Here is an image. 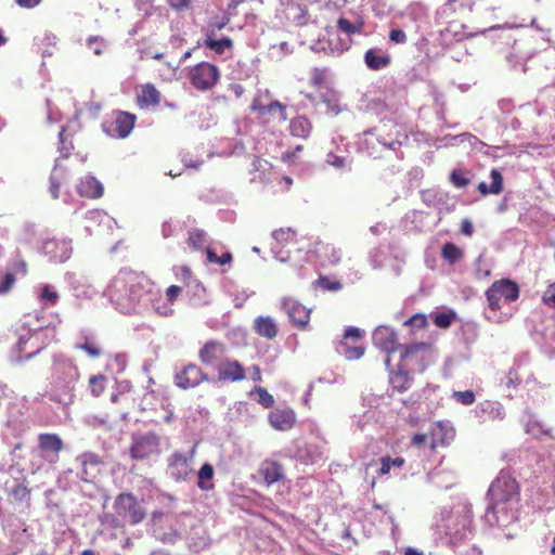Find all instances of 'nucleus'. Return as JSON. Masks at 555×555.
I'll list each match as a JSON object with an SVG mask.
<instances>
[{
  "instance_id": "9",
  "label": "nucleus",
  "mask_w": 555,
  "mask_h": 555,
  "mask_svg": "<svg viewBox=\"0 0 555 555\" xmlns=\"http://www.w3.org/2000/svg\"><path fill=\"white\" fill-rule=\"evenodd\" d=\"M220 78L218 67L208 62H201L189 73V79L192 86L198 91H208L212 89Z\"/></svg>"
},
{
  "instance_id": "17",
  "label": "nucleus",
  "mask_w": 555,
  "mask_h": 555,
  "mask_svg": "<svg viewBox=\"0 0 555 555\" xmlns=\"http://www.w3.org/2000/svg\"><path fill=\"white\" fill-rule=\"evenodd\" d=\"M281 306L294 325L305 328L309 324L310 310L296 299L285 297L282 299Z\"/></svg>"
},
{
  "instance_id": "50",
  "label": "nucleus",
  "mask_w": 555,
  "mask_h": 555,
  "mask_svg": "<svg viewBox=\"0 0 555 555\" xmlns=\"http://www.w3.org/2000/svg\"><path fill=\"white\" fill-rule=\"evenodd\" d=\"M256 395L257 402L260 403L263 408H271L274 404L273 396L270 395L264 388L256 387L251 392V396Z\"/></svg>"
},
{
  "instance_id": "25",
  "label": "nucleus",
  "mask_w": 555,
  "mask_h": 555,
  "mask_svg": "<svg viewBox=\"0 0 555 555\" xmlns=\"http://www.w3.org/2000/svg\"><path fill=\"white\" fill-rule=\"evenodd\" d=\"M270 425L278 430H288L295 423V413L291 409L274 410L269 414Z\"/></svg>"
},
{
  "instance_id": "49",
  "label": "nucleus",
  "mask_w": 555,
  "mask_h": 555,
  "mask_svg": "<svg viewBox=\"0 0 555 555\" xmlns=\"http://www.w3.org/2000/svg\"><path fill=\"white\" fill-rule=\"evenodd\" d=\"M206 256L209 262L218 263L220 266L231 263L232 261V255L230 251H225L221 256H218L210 247H206Z\"/></svg>"
},
{
  "instance_id": "55",
  "label": "nucleus",
  "mask_w": 555,
  "mask_h": 555,
  "mask_svg": "<svg viewBox=\"0 0 555 555\" xmlns=\"http://www.w3.org/2000/svg\"><path fill=\"white\" fill-rule=\"evenodd\" d=\"M105 382H106L105 376H103L101 374L90 377L89 387H90L91 393L94 397H98L103 392L104 387H105Z\"/></svg>"
},
{
  "instance_id": "43",
  "label": "nucleus",
  "mask_w": 555,
  "mask_h": 555,
  "mask_svg": "<svg viewBox=\"0 0 555 555\" xmlns=\"http://www.w3.org/2000/svg\"><path fill=\"white\" fill-rule=\"evenodd\" d=\"M185 535L183 531L181 530V524L180 521H177L175 525H171L168 529V531L162 533L159 537L160 541L164 543H176L177 541H180L184 539Z\"/></svg>"
},
{
  "instance_id": "27",
  "label": "nucleus",
  "mask_w": 555,
  "mask_h": 555,
  "mask_svg": "<svg viewBox=\"0 0 555 555\" xmlns=\"http://www.w3.org/2000/svg\"><path fill=\"white\" fill-rule=\"evenodd\" d=\"M254 330L255 332L267 339H273L278 335V325L273 318L271 317H257L254 320Z\"/></svg>"
},
{
  "instance_id": "46",
  "label": "nucleus",
  "mask_w": 555,
  "mask_h": 555,
  "mask_svg": "<svg viewBox=\"0 0 555 555\" xmlns=\"http://www.w3.org/2000/svg\"><path fill=\"white\" fill-rule=\"evenodd\" d=\"M442 256L450 263H455L462 257V251L456 245L446 243L442 247Z\"/></svg>"
},
{
  "instance_id": "51",
  "label": "nucleus",
  "mask_w": 555,
  "mask_h": 555,
  "mask_svg": "<svg viewBox=\"0 0 555 555\" xmlns=\"http://www.w3.org/2000/svg\"><path fill=\"white\" fill-rule=\"evenodd\" d=\"M16 279L13 272L0 271V296L8 294L13 287Z\"/></svg>"
},
{
  "instance_id": "22",
  "label": "nucleus",
  "mask_w": 555,
  "mask_h": 555,
  "mask_svg": "<svg viewBox=\"0 0 555 555\" xmlns=\"http://www.w3.org/2000/svg\"><path fill=\"white\" fill-rule=\"evenodd\" d=\"M38 446L49 462H55L63 449V441L55 434H41L38 437Z\"/></svg>"
},
{
  "instance_id": "18",
  "label": "nucleus",
  "mask_w": 555,
  "mask_h": 555,
  "mask_svg": "<svg viewBox=\"0 0 555 555\" xmlns=\"http://www.w3.org/2000/svg\"><path fill=\"white\" fill-rule=\"evenodd\" d=\"M205 379H207L206 374L195 364L185 365L175 375L176 386L182 389L193 388Z\"/></svg>"
},
{
  "instance_id": "14",
  "label": "nucleus",
  "mask_w": 555,
  "mask_h": 555,
  "mask_svg": "<svg viewBox=\"0 0 555 555\" xmlns=\"http://www.w3.org/2000/svg\"><path fill=\"white\" fill-rule=\"evenodd\" d=\"M373 343L374 345L386 351L387 356L385 358V364L387 367L390 366V354L395 352L398 348L401 349L402 346L397 344V335L396 332L388 326H378L373 332Z\"/></svg>"
},
{
  "instance_id": "12",
  "label": "nucleus",
  "mask_w": 555,
  "mask_h": 555,
  "mask_svg": "<svg viewBox=\"0 0 555 555\" xmlns=\"http://www.w3.org/2000/svg\"><path fill=\"white\" fill-rule=\"evenodd\" d=\"M114 508L120 517L132 525L141 522L145 518L144 507L131 493L119 494L114 502Z\"/></svg>"
},
{
  "instance_id": "45",
  "label": "nucleus",
  "mask_w": 555,
  "mask_h": 555,
  "mask_svg": "<svg viewBox=\"0 0 555 555\" xmlns=\"http://www.w3.org/2000/svg\"><path fill=\"white\" fill-rule=\"evenodd\" d=\"M75 348L85 351L90 358H98L102 354L101 348L94 341H90L87 336L83 337V341L76 343Z\"/></svg>"
},
{
  "instance_id": "58",
  "label": "nucleus",
  "mask_w": 555,
  "mask_h": 555,
  "mask_svg": "<svg viewBox=\"0 0 555 555\" xmlns=\"http://www.w3.org/2000/svg\"><path fill=\"white\" fill-rule=\"evenodd\" d=\"M452 398L463 405H470L475 402L476 396L473 390L454 391Z\"/></svg>"
},
{
  "instance_id": "41",
  "label": "nucleus",
  "mask_w": 555,
  "mask_h": 555,
  "mask_svg": "<svg viewBox=\"0 0 555 555\" xmlns=\"http://www.w3.org/2000/svg\"><path fill=\"white\" fill-rule=\"evenodd\" d=\"M337 27L341 33L351 36L354 34H359L362 30L363 22L360 18L349 21L346 17H340L337 21Z\"/></svg>"
},
{
  "instance_id": "7",
  "label": "nucleus",
  "mask_w": 555,
  "mask_h": 555,
  "mask_svg": "<svg viewBox=\"0 0 555 555\" xmlns=\"http://www.w3.org/2000/svg\"><path fill=\"white\" fill-rule=\"evenodd\" d=\"M41 327L31 328L23 325L18 333V338L13 352L16 353L14 360L21 362L35 357L42 347L39 346V336Z\"/></svg>"
},
{
  "instance_id": "6",
  "label": "nucleus",
  "mask_w": 555,
  "mask_h": 555,
  "mask_svg": "<svg viewBox=\"0 0 555 555\" xmlns=\"http://www.w3.org/2000/svg\"><path fill=\"white\" fill-rule=\"evenodd\" d=\"M129 452L130 456L137 461L157 457L160 454V437L153 431L134 434Z\"/></svg>"
},
{
  "instance_id": "57",
  "label": "nucleus",
  "mask_w": 555,
  "mask_h": 555,
  "mask_svg": "<svg viewBox=\"0 0 555 555\" xmlns=\"http://www.w3.org/2000/svg\"><path fill=\"white\" fill-rule=\"evenodd\" d=\"M87 47L92 50L95 55H101L106 47V42L102 37L90 36L87 39Z\"/></svg>"
},
{
  "instance_id": "19",
  "label": "nucleus",
  "mask_w": 555,
  "mask_h": 555,
  "mask_svg": "<svg viewBox=\"0 0 555 555\" xmlns=\"http://www.w3.org/2000/svg\"><path fill=\"white\" fill-rule=\"evenodd\" d=\"M479 423L488 421H502L505 417L503 405L498 401H482L473 411Z\"/></svg>"
},
{
  "instance_id": "59",
  "label": "nucleus",
  "mask_w": 555,
  "mask_h": 555,
  "mask_svg": "<svg viewBox=\"0 0 555 555\" xmlns=\"http://www.w3.org/2000/svg\"><path fill=\"white\" fill-rule=\"evenodd\" d=\"M426 324H427L426 315L420 314V313H416V314L412 315L409 320H406L404 322L405 326H410L413 330L414 328L415 330L423 328V327L426 326Z\"/></svg>"
},
{
  "instance_id": "29",
  "label": "nucleus",
  "mask_w": 555,
  "mask_h": 555,
  "mask_svg": "<svg viewBox=\"0 0 555 555\" xmlns=\"http://www.w3.org/2000/svg\"><path fill=\"white\" fill-rule=\"evenodd\" d=\"M364 63L372 70H379L390 64V56L380 50L370 49L364 54Z\"/></svg>"
},
{
  "instance_id": "15",
  "label": "nucleus",
  "mask_w": 555,
  "mask_h": 555,
  "mask_svg": "<svg viewBox=\"0 0 555 555\" xmlns=\"http://www.w3.org/2000/svg\"><path fill=\"white\" fill-rule=\"evenodd\" d=\"M76 476L86 482L92 481L100 473L101 459L93 452H85L76 457Z\"/></svg>"
},
{
  "instance_id": "1",
  "label": "nucleus",
  "mask_w": 555,
  "mask_h": 555,
  "mask_svg": "<svg viewBox=\"0 0 555 555\" xmlns=\"http://www.w3.org/2000/svg\"><path fill=\"white\" fill-rule=\"evenodd\" d=\"M104 295L120 313L139 314L149 309L159 291L143 273L124 268L109 281Z\"/></svg>"
},
{
  "instance_id": "37",
  "label": "nucleus",
  "mask_w": 555,
  "mask_h": 555,
  "mask_svg": "<svg viewBox=\"0 0 555 555\" xmlns=\"http://www.w3.org/2000/svg\"><path fill=\"white\" fill-rule=\"evenodd\" d=\"M214 477V467L209 463H205L197 474V487L203 491H209L214 488L211 479Z\"/></svg>"
},
{
  "instance_id": "52",
  "label": "nucleus",
  "mask_w": 555,
  "mask_h": 555,
  "mask_svg": "<svg viewBox=\"0 0 555 555\" xmlns=\"http://www.w3.org/2000/svg\"><path fill=\"white\" fill-rule=\"evenodd\" d=\"M406 137L404 134H401L399 130L396 131L395 138L388 140L385 137L382 135V133L378 134L377 141L383 146L387 147L388 150L395 151L397 146H400L402 144V139H405Z\"/></svg>"
},
{
  "instance_id": "40",
  "label": "nucleus",
  "mask_w": 555,
  "mask_h": 555,
  "mask_svg": "<svg viewBox=\"0 0 555 555\" xmlns=\"http://www.w3.org/2000/svg\"><path fill=\"white\" fill-rule=\"evenodd\" d=\"M323 103L326 104V112L332 115H338L343 112V107L340 106V95L332 90H328L322 94Z\"/></svg>"
},
{
  "instance_id": "26",
  "label": "nucleus",
  "mask_w": 555,
  "mask_h": 555,
  "mask_svg": "<svg viewBox=\"0 0 555 555\" xmlns=\"http://www.w3.org/2000/svg\"><path fill=\"white\" fill-rule=\"evenodd\" d=\"M103 184L96 178L89 175L83 177L77 185V192L83 197L99 198L103 195Z\"/></svg>"
},
{
  "instance_id": "5",
  "label": "nucleus",
  "mask_w": 555,
  "mask_h": 555,
  "mask_svg": "<svg viewBox=\"0 0 555 555\" xmlns=\"http://www.w3.org/2000/svg\"><path fill=\"white\" fill-rule=\"evenodd\" d=\"M431 361V348L426 343H415L401 347L400 364L411 372H424Z\"/></svg>"
},
{
  "instance_id": "44",
  "label": "nucleus",
  "mask_w": 555,
  "mask_h": 555,
  "mask_svg": "<svg viewBox=\"0 0 555 555\" xmlns=\"http://www.w3.org/2000/svg\"><path fill=\"white\" fill-rule=\"evenodd\" d=\"M207 243V233L199 229H194L189 232L188 244L194 249L203 248Z\"/></svg>"
},
{
  "instance_id": "3",
  "label": "nucleus",
  "mask_w": 555,
  "mask_h": 555,
  "mask_svg": "<svg viewBox=\"0 0 555 555\" xmlns=\"http://www.w3.org/2000/svg\"><path fill=\"white\" fill-rule=\"evenodd\" d=\"M80 373L74 360L64 353L52 358L49 398L63 406L75 400Z\"/></svg>"
},
{
  "instance_id": "62",
  "label": "nucleus",
  "mask_w": 555,
  "mask_h": 555,
  "mask_svg": "<svg viewBox=\"0 0 555 555\" xmlns=\"http://www.w3.org/2000/svg\"><path fill=\"white\" fill-rule=\"evenodd\" d=\"M324 249H325L326 257H327L330 263L336 264L340 261V258H341L340 249H338L334 246H330V245L324 246Z\"/></svg>"
},
{
  "instance_id": "53",
  "label": "nucleus",
  "mask_w": 555,
  "mask_h": 555,
  "mask_svg": "<svg viewBox=\"0 0 555 555\" xmlns=\"http://www.w3.org/2000/svg\"><path fill=\"white\" fill-rule=\"evenodd\" d=\"M127 366V354L126 353H116L111 362L108 363V367L116 374H120L125 371Z\"/></svg>"
},
{
  "instance_id": "16",
  "label": "nucleus",
  "mask_w": 555,
  "mask_h": 555,
  "mask_svg": "<svg viewBox=\"0 0 555 555\" xmlns=\"http://www.w3.org/2000/svg\"><path fill=\"white\" fill-rule=\"evenodd\" d=\"M134 122L135 115L118 112L112 122L103 125V129L109 137L125 139L131 133Z\"/></svg>"
},
{
  "instance_id": "32",
  "label": "nucleus",
  "mask_w": 555,
  "mask_h": 555,
  "mask_svg": "<svg viewBox=\"0 0 555 555\" xmlns=\"http://www.w3.org/2000/svg\"><path fill=\"white\" fill-rule=\"evenodd\" d=\"M160 93L153 85H145L138 94V104L141 107L156 106L159 104Z\"/></svg>"
},
{
  "instance_id": "61",
  "label": "nucleus",
  "mask_w": 555,
  "mask_h": 555,
  "mask_svg": "<svg viewBox=\"0 0 555 555\" xmlns=\"http://www.w3.org/2000/svg\"><path fill=\"white\" fill-rule=\"evenodd\" d=\"M70 285L76 297H91L93 294V289L90 286L80 287L78 280L70 281Z\"/></svg>"
},
{
  "instance_id": "47",
  "label": "nucleus",
  "mask_w": 555,
  "mask_h": 555,
  "mask_svg": "<svg viewBox=\"0 0 555 555\" xmlns=\"http://www.w3.org/2000/svg\"><path fill=\"white\" fill-rule=\"evenodd\" d=\"M326 163L336 169H346L349 167L348 158L345 155L330 151L326 155Z\"/></svg>"
},
{
  "instance_id": "11",
  "label": "nucleus",
  "mask_w": 555,
  "mask_h": 555,
  "mask_svg": "<svg viewBox=\"0 0 555 555\" xmlns=\"http://www.w3.org/2000/svg\"><path fill=\"white\" fill-rule=\"evenodd\" d=\"M519 296V288L516 283L509 280H502L495 282L486 292V297L489 302L491 310H499L501 308L500 302L505 300L506 302L514 301Z\"/></svg>"
},
{
  "instance_id": "60",
  "label": "nucleus",
  "mask_w": 555,
  "mask_h": 555,
  "mask_svg": "<svg viewBox=\"0 0 555 555\" xmlns=\"http://www.w3.org/2000/svg\"><path fill=\"white\" fill-rule=\"evenodd\" d=\"M318 283L324 291L337 292L343 288V284L339 281H332L325 276H321Z\"/></svg>"
},
{
  "instance_id": "64",
  "label": "nucleus",
  "mask_w": 555,
  "mask_h": 555,
  "mask_svg": "<svg viewBox=\"0 0 555 555\" xmlns=\"http://www.w3.org/2000/svg\"><path fill=\"white\" fill-rule=\"evenodd\" d=\"M389 39L393 43L402 44L406 42V35L401 29H391L389 33Z\"/></svg>"
},
{
  "instance_id": "2",
  "label": "nucleus",
  "mask_w": 555,
  "mask_h": 555,
  "mask_svg": "<svg viewBox=\"0 0 555 555\" xmlns=\"http://www.w3.org/2000/svg\"><path fill=\"white\" fill-rule=\"evenodd\" d=\"M485 518L491 526L505 527L515 517L514 506L519 499L518 485L506 470H501L488 490Z\"/></svg>"
},
{
  "instance_id": "21",
  "label": "nucleus",
  "mask_w": 555,
  "mask_h": 555,
  "mask_svg": "<svg viewBox=\"0 0 555 555\" xmlns=\"http://www.w3.org/2000/svg\"><path fill=\"white\" fill-rule=\"evenodd\" d=\"M199 360L205 365L214 366L222 363L225 357V346L217 340L207 341L198 353Z\"/></svg>"
},
{
  "instance_id": "35",
  "label": "nucleus",
  "mask_w": 555,
  "mask_h": 555,
  "mask_svg": "<svg viewBox=\"0 0 555 555\" xmlns=\"http://www.w3.org/2000/svg\"><path fill=\"white\" fill-rule=\"evenodd\" d=\"M390 385L392 387V390H396L398 392H404L406 391L412 384V379L408 374V370H404L400 366V371L398 373L390 375Z\"/></svg>"
},
{
  "instance_id": "42",
  "label": "nucleus",
  "mask_w": 555,
  "mask_h": 555,
  "mask_svg": "<svg viewBox=\"0 0 555 555\" xmlns=\"http://www.w3.org/2000/svg\"><path fill=\"white\" fill-rule=\"evenodd\" d=\"M337 352L348 360L360 359L364 354V347L349 346L346 341H340L337 346Z\"/></svg>"
},
{
  "instance_id": "63",
  "label": "nucleus",
  "mask_w": 555,
  "mask_h": 555,
  "mask_svg": "<svg viewBox=\"0 0 555 555\" xmlns=\"http://www.w3.org/2000/svg\"><path fill=\"white\" fill-rule=\"evenodd\" d=\"M542 299L545 305L555 308V282L547 286Z\"/></svg>"
},
{
  "instance_id": "31",
  "label": "nucleus",
  "mask_w": 555,
  "mask_h": 555,
  "mask_svg": "<svg viewBox=\"0 0 555 555\" xmlns=\"http://www.w3.org/2000/svg\"><path fill=\"white\" fill-rule=\"evenodd\" d=\"M312 131L311 121L305 116H297L291 120L289 132L293 137L307 139Z\"/></svg>"
},
{
  "instance_id": "13",
  "label": "nucleus",
  "mask_w": 555,
  "mask_h": 555,
  "mask_svg": "<svg viewBox=\"0 0 555 555\" xmlns=\"http://www.w3.org/2000/svg\"><path fill=\"white\" fill-rule=\"evenodd\" d=\"M196 452V444L188 454L175 451L168 459V473L176 481H182L192 473V463Z\"/></svg>"
},
{
  "instance_id": "24",
  "label": "nucleus",
  "mask_w": 555,
  "mask_h": 555,
  "mask_svg": "<svg viewBox=\"0 0 555 555\" xmlns=\"http://www.w3.org/2000/svg\"><path fill=\"white\" fill-rule=\"evenodd\" d=\"M259 474L267 486H271L285 477L282 464L272 460H266L261 463Z\"/></svg>"
},
{
  "instance_id": "4",
  "label": "nucleus",
  "mask_w": 555,
  "mask_h": 555,
  "mask_svg": "<svg viewBox=\"0 0 555 555\" xmlns=\"http://www.w3.org/2000/svg\"><path fill=\"white\" fill-rule=\"evenodd\" d=\"M472 511L468 505L459 506L451 512L439 528L452 545L463 543L473 537Z\"/></svg>"
},
{
  "instance_id": "39",
  "label": "nucleus",
  "mask_w": 555,
  "mask_h": 555,
  "mask_svg": "<svg viewBox=\"0 0 555 555\" xmlns=\"http://www.w3.org/2000/svg\"><path fill=\"white\" fill-rule=\"evenodd\" d=\"M527 434L539 438L541 436H551V428H548L543 422L530 416L525 425Z\"/></svg>"
},
{
  "instance_id": "34",
  "label": "nucleus",
  "mask_w": 555,
  "mask_h": 555,
  "mask_svg": "<svg viewBox=\"0 0 555 555\" xmlns=\"http://www.w3.org/2000/svg\"><path fill=\"white\" fill-rule=\"evenodd\" d=\"M434 441L431 442V448H435L436 441H440V443H449L450 440L454 437V429L449 423H437L435 428L433 429Z\"/></svg>"
},
{
  "instance_id": "20",
  "label": "nucleus",
  "mask_w": 555,
  "mask_h": 555,
  "mask_svg": "<svg viewBox=\"0 0 555 555\" xmlns=\"http://www.w3.org/2000/svg\"><path fill=\"white\" fill-rule=\"evenodd\" d=\"M274 243L271 245V251L274 257L284 262L289 258V251L284 250V247L288 244L295 243V233L292 229H280L272 233Z\"/></svg>"
},
{
  "instance_id": "56",
  "label": "nucleus",
  "mask_w": 555,
  "mask_h": 555,
  "mask_svg": "<svg viewBox=\"0 0 555 555\" xmlns=\"http://www.w3.org/2000/svg\"><path fill=\"white\" fill-rule=\"evenodd\" d=\"M454 319L455 313L453 311L437 312L434 315V323L440 328H448Z\"/></svg>"
},
{
  "instance_id": "54",
  "label": "nucleus",
  "mask_w": 555,
  "mask_h": 555,
  "mask_svg": "<svg viewBox=\"0 0 555 555\" xmlns=\"http://www.w3.org/2000/svg\"><path fill=\"white\" fill-rule=\"evenodd\" d=\"M450 181L451 183L457 188L462 189L469 184L470 180L466 172L462 171L461 169H454L450 175Z\"/></svg>"
},
{
  "instance_id": "28",
  "label": "nucleus",
  "mask_w": 555,
  "mask_h": 555,
  "mask_svg": "<svg viewBox=\"0 0 555 555\" xmlns=\"http://www.w3.org/2000/svg\"><path fill=\"white\" fill-rule=\"evenodd\" d=\"M191 532L185 539L188 540L189 548L198 552L203 548H205L208 543L209 539L204 530V528L201 525H191Z\"/></svg>"
},
{
  "instance_id": "38",
  "label": "nucleus",
  "mask_w": 555,
  "mask_h": 555,
  "mask_svg": "<svg viewBox=\"0 0 555 555\" xmlns=\"http://www.w3.org/2000/svg\"><path fill=\"white\" fill-rule=\"evenodd\" d=\"M205 47L210 49L217 54H223L225 50L232 48V40L229 37H222L221 39H215L212 34H207V38L204 41Z\"/></svg>"
},
{
  "instance_id": "36",
  "label": "nucleus",
  "mask_w": 555,
  "mask_h": 555,
  "mask_svg": "<svg viewBox=\"0 0 555 555\" xmlns=\"http://www.w3.org/2000/svg\"><path fill=\"white\" fill-rule=\"evenodd\" d=\"M59 293L50 284H42L38 287V299L44 306H55L59 301Z\"/></svg>"
},
{
  "instance_id": "8",
  "label": "nucleus",
  "mask_w": 555,
  "mask_h": 555,
  "mask_svg": "<svg viewBox=\"0 0 555 555\" xmlns=\"http://www.w3.org/2000/svg\"><path fill=\"white\" fill-rule=\"evenodd\" d=\"M38 251L46 256L51 262L63 263L72 256V241L41 235Z\"/></svg>"
},
{
  "instance_id": "48",
  "label": "nucleus",
  "mask_w": 555,
  "mask_h": 555,
  "mask_svg": "<svg viewBox=\"0 0 555 555\" xmlns=\"http://www.w3.org/2000/svg\"><path fill=\"white\" fill-rule=\"evenodd\" d=\"M163 301V296L162 294L159 293V295L157 297H155V299L150 302V306L159 314V315H164V317H167V315H171L173 310L171 308V305L170 302H162Z\"/></svg>"
},
{
  "instance_id": "10",
  "label": "nucleus",
  "mask_w": 555,
  "mask_h": 555,
  "mask_svg": "<svg viewBox=\"0 0 555 555\" xmlns=\"http://www.w3.org/2000/svg\"><path fill=\"white\" fill-rule=\"evenodd\" d=\"M31 422L22 411L18 404H11L8 409V420L2 431L4 441L10 442V438H21L29 428Z\"/></svg>"
},
{
  "instance_id": "33",
  "label": "nucleus",
  "mask_w": 555,
  "mask_h": 555,
  "mask_svg": "<svg viewBox=\"0 0 555 555\" xmlns=\"http://www.w3.org/2000/svg\"><path fill=\"white\" fill-rule=\"evenodd\" d=\"M65 180L66 171L57 159L50 176V193L54 199L60 197V186Z\"/></svg>"
},
{
  "instance_id": "30",
  "label": "nucleus",
  "mask_w": 555,
  "mask_h": 555,
  "mask_svg": "<svg viewBox=\"0 0 555 555\" xmlns=\"http://www.w3.org/2000/svg\"><path fill=\"white\" fill-rule=\"evenodd\" d=\"M491 184L488 185L486 182H480L477 186V190L482 195L493 194L498 195L503 191V177L502 173L493 168L490 171Z\"/></svg>"
},
{
  "instance_id": "23",
  "label": "nucleus",
  "mask_w": 555,
  "mask_h": 555,
  "mask_svg": "<svg viewBox=\"0 0 555 555\" xmlns=\"http://www.w3.org/2000/svg\"><path fill=\"white\" fill-rule=\"evenodd\" d=\"M218 377L222 382H240L245 378V369L236 360H224L218 366Z\"/></svg>"
}]
</instances>
